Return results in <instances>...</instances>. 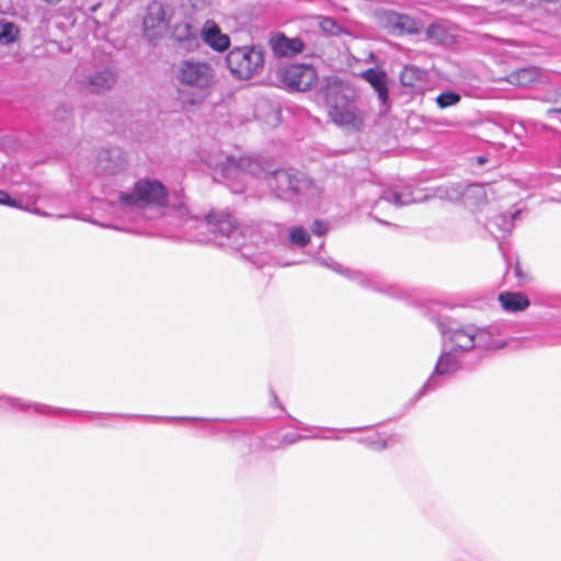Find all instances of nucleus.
Segmentation results:
<instances>
[{
	"label": "nucleus",
	"instance_id": "1",
	"mask_svg": "<svg viewBox=\"0 0 561 561\" xmlns=\"http://www.w3.org/2000/svg\"><path fill=\"white\" fill-rule=\"evenodd\" d=\"M225 61L233 78L249 80L263 71L265 55L259 45H243L229 50Z\"/></svg>",
	"mask_w": 561,
	"mask_h": 561
},
{
	"label": "nucleus",
	"instance_id": "2",
	"mask_svg": "<svg viewBox=\"0 0 561 561\" xmlns=\"http://www.w3.org/2000/svg\"><path fill=\"white\" fill-rule=\"evenodd\" d=\"M329 118L334 123L337 116L356 105L357 93L342 79L328 77L321 89Z\"/></svg>",
	"mask_w": 561,
	"mask_h": 561
},
{
	"label": "nucleus",
	"instance_id": "3",
	"mask_svg": "<svg viewBox=\"0 0 561 561\" xmlns=\"http://www.w3.org/2000/svg\"><path fill=\"white\" fill-rule=\"evenodd\" d=\"M168 199V191L157 180L142 179L136 182L131 193L121 194L119 201L127 206L147 207L164 206Z\"/></svg>",
	"mask_w": 561,
	"mask_h": 561
},
{
	"label": "nucleus",
	"instance_id": "4",
	"mask_svg": "<svg viewBox=\"0 0 561 561\" xmlns=\"http://www.w3.org/2000/svg\"><path fill=\"white\" fill-rule=\"evenodd\" d=\"M215 71L210 64L194 58L184 59L175 69L176 80L197 90L208 89L214 82Z\"/></svg>",
	"mask_w": 561,
	"mask_h": 561
},
{
	"label": "nucleus",
	"instance_id": "5",
	"mask_svg": "<svg viewBox=\"0 0 561 561\" xmlns=\"http://www.w3.org/2000/svg\"><path fill=\"white\" fill-rule=\"evenodd\" d=\"M279 80L290 90L308 91L318 82V73L313 66L291 64L278 71Z\"/></svg>",
	"mask_w": 561,
	"mask_h": 561
},
{
	"label": "nucleus",
	"instance_id": "6",
	"mask_svg": "<svg viewBox=\"0 0 561 561\" xmlns=\"http://www.w3.org/2000/svg\"><path fill=\"white\" fill-rule=\"evenodd\" d=\"M170 20L171 14L161 2H150L142 20L144 35L149 42H157L165 34Z\"/></svg>",
	"mask_w": 561,
	"mask_h": 561
},
{
	"label": "nucleus",
	"instance_id": "7",
	"mask_svg": "<svg viewBox=\"0 0 561 561\" xmlns=\"http://www.w3.org/2000/svg\"><path fill=\"white\" fill-rule=\"evenodd\" d=\"M444 334L447 341L453 344L454 350L467 352L474 347L476 339H482L484 332L473 324H468L457 329H449Z\"/></svg>",
	"mask_w": 561,
	"mask_h": 561
},
{
	"label": "nucleus",
	"instance_id": "8",
	"mask_svg": "<svg viewBox=\"0 0 561 561\" xmlns=\"http://www.w3.org/2000/svg\"><path fill=\"white\" fill-rule=\"evenodd\" d=\"M268 45L277 57H293L304 51L305 43L299 37L289 38L284 33L271 36Z\"/></svg>",
	"mask_w": 561,
	"mask_h": 561
},
{
	"label": "nucleus",
	"instance_id": "9",
	"mask_svg": "<svg viewBox=\"0 0 561 561\" xmlns=\"http://www.w3.org/2000/svg\"><path fill=\"white\" fill-rule=\"evenodd\" d=\"M203 41L216 51H225L230 46V37L222 33L216 22L207 20L202 30Z\"/></svg>",
	"mask_w": 561,
	"mask_h": 561
},
{
	"label": "nucleus",
	"instance_id": "10",
	"mask_svg": "<svg viewBox=\"0 0 561 561\" xmlns=\"http://www.w3.org/2000/svg\"><path fill=\"white\" fill-rule=\"evenodd\" d=\"M386 26L391 33L398 35H402L404 33L417 34L421 31L419 22L413 18L394 12L389 13L386 16Z\"/></svg>",
	"mask_w": 561,
	"mask_h": 561
},
{
	"label": "nucleus",
	"instance_id": "11",
	"mask_svg": "<svg viewBox=\"0 0 561 561\" xmlns=\"http://www.w3.org/2000/svg\"><path fill=\"white\" fill-rule=\"evenodd\" d=\"M366 114L357 105L337 116L333 124L347 133H359L364 129Z\"/></svg>",
	"mask_w": 561,
	"mask_h": 561
},
{
	"label": "nucleus",
	"instance_id": "12",
	"mask_svg": "<svg viewBox=\"0 0 561 561\" xmlns=\"http://www.w3.org/2000/svg\"><path fill=\"white\" fill-rule=\"evenodd\" d=\"M206 221L213 227L214 231L227 237L237 228L234 218L228 211L210 210L206 216Z\"/></svg>",
	"mask_w": 561,
	"mask_h": 561
},
{
	"label": "nucleus",
	"instance_id": "13",
	"mask_svg": "<svg viewBox=\"0 0 561 561\" xmlns=\"http://www.w3.org/2000/svg\"><path fill=\"white\" fill-rule=\"evenodd\" d=\"M171 36L179 43H186L188 46H198L196 27L187 20H182L173 25Z\"/></svg>",
	"mask_w": 561,
	"mask_h": 561
},
{
	"label": "nucleus",
	"instance_id": "14",
	"mask_svg": "<svg viewBox=\"0 0 561 561\" xmlns=\"http://www.w3.org/2000/svg\"><path fill=\"white\" fill-rule=\"evenodd\" d=\"M502 308L507 312H519L526 310L530 301L527 296L518 291H503L499 295Z\"/></svg>",
	"mask_w": 561,
	"mask_h": 561
},
{
	"label": "nucleus",
	"instance_id": "15",
	"mask_svg": "<svg viewBox=\"0 0 561 561\" xmlns=\"http://www.w3.org/2000/svg\"><path fill=\"white\" fill-rule=\"evenodd\" d=\"M363 78H365L371 87L378 93V96L382 103H386L388 100V87H387V75L385 71L377 70L374 68H369L363 72Z\"/></svg>",
	"mask_w": 561,
	"mask_h": 561
},
{
	"label": "nucleus",
	"instance_id": "16",
	"mask_svg": "<svg viewBox=\"0 0 561 561\" xmlns=\"http://www.w3.org/2000/svg\"><path fill=\"white\" fill-rule=\"evenodd\" d=\"M424 80L425 71L413 65L405 66L400 73V81L405 87L415 88Z\"/></svg>",
	"mask_w": 561,
	"mask_h": 561
},
{
	"label": "nucleus",
	"instance_id": "17",
	"mask_svg": "<svg viewBox=\"0 0 561 561\" xmlns=\"http://www.w3.org/2000/svg\"><path fill=\"white\" fill-rule=\"evenodd\" d=\"M115 82V78L112 72L105 70L96 73L89 80L90 92H102L110 89Z\"/></svg>",
	"mask_w": 561,
	"mask_h": 561
},
{
	"label": "nucleus",
	"instance_id": "18",
	"mask_svg": "<svg viewBox=\"0 0 561 561\" xmlns=\"http://www.w3.org/2000/svg\"><path fill=\"white\" fill-rule=\"evenodd\" d=\"M459 369V363L455 356L450 353H444L439 356L436 366L435 374L436 375H450L456 373Z\"/></svg>",
	"mask_w": 561,
	"mask_h": 561
},
{
	"label": "nucleus",
	"instance_id": "19",
	"mask_svg": "<svg viewBox=\"0 0 561 561\" xmlns=\"http://www.w3.org/2000/svg\"><path fill=\"white\" fill-rule=\"evenodd\" d=\"M536 71L530 68H523L516 70L508 76V81L517 85H527L535 81Z\"/></svg>",
	"mask_w": 561,
	"mask_h": 561
},
{
	"label": "nucleus",
	"instance_id": "20",
	"mask_svg": "<svg viewBox=\"0 0 561 561\" xmlns=\"http://www.w3.org/2000/svg\"><path fill=\"white\" fill-rule=\"evenodd\" d=\"M19 28L12 22L0 21V42L10 44L15 41Z\"/></svg>",
	"mask_w": 561,
	"mask_h": 561
},
{
	"label": "nucleus",
	"instance_id": "21",
	"mask_svg": "<svg viewBox=\"0 0 561 561\" xmlns=\"http://www.w3.org/2000/svg\"><path fill=\"white\" fill-rule=\"evenodd\" d=\"M319 27L330 34L340 35L342 33V26L331 16H319Z\"/></svg>",
	"mask_w": 561,
	"mask_h": 561
},
{
	"label": "nucleus",
	"instance_id": "22",
	"mask_svg": "<svg viewBox=\"0 0 561 561\" xmlns=\"http://www.w3.org/2000/svg\"><path fill=\"white\" fill-rule=\"evenodd\" d=\"M289 241L294 244L306 247L310 242V236L302 227H294L289 231Z\"/></svg>",
	"mask_w": 561,
	"mask_h": 561
},
{
	"label": "nucleus",
	"instance_id": "23",
	"mask_svg": "<svg viewBox=\"0 0 561 561\" xmlns=\"http://www.w3.org/2000/svg\"><path fill=\"white\" fill-rule=\"evenodd\" d=\"M460 94L454 91H446L440 93L436 98V103L439 108H446L448 106L456 105L460 102Z\"/></svg>",
	"mask_w": 561,
	"mask_h": 561
},
{
	"label": "nucleus",
	"instance_id": "24",
	"mask_svg": "<svg viewBox=\"0 0 561 561\" xmlns=\"http://www.w3.org/2000/svg\"><path fill=\"white\" fill-rule=\"evenodd\" d=\"M547 102L551 104V107L546 111L547 115L561 114V91L556 92Z\"/></svg>",
	"mask_w": 561,
	"mask_h": 561
},
{
	"label": "nucleus",
	"instance_id": "25",
	"mask_svg": "<svg viewBox=\"0 0 561 561\" xmlns=\"http://www.w3.org/2000/svg\"><path fill=\"white\" fill-rule=\"evenodd\" d=\"M445 34V30L442 25L432 24L426 30V35L431 39L442 41Z\"/></svg>",
	"mask_w": 561,
	"mask_h": 561
},
{
	"label": "nucleus",
	"instance_id": "26",
	"mask_svg": "<svg viewBox=\"0 0 561 561\" xmlns=\"http://www.w3.org/2000/svg\"><path fill=\"white\" fill-rule=\"evenodd\" d=\"M311 231L317 236H323L328 231V225L324 221L317 219L312 224Z\"/></svg>",
	"mask_w": 561,
	"mask_h": 561
},
{
	"label": "nucleus",
	"instance_id": "27",
	"mask_svg": "<svg viewBox=\"0 0 561 561\" xmlns=\"http://www.w3.org/2000/svg\"><path fill=\"white\" fill-rule=\"evenodd\" d=\"M0 205L18 207L16 201L11 198V196L5 191H1V190H0Z\"/></svg>",
	"mask_w": 561,
	"mask_h": 561
},
{
	"label": "nucleus",
	"instance_id": "28",
	"mask_svg": "<svg viewBox=\"0 0 561 561\" xmlns=\"http://www.w3.org/2000/svg\"><path fill=\"white\" fill-rule=\"evenodd\" d=\"M371 447L376 450L385 449L387 448V442L386 439H379L371 443Z\"/></svg>",
	"mask_w": 561,
	"mask_h": 561
},
{
	"label": "nucleus",
	"instance_id": "29",
	"mask_svg": "<svg viewBox=\"0 0 561 561\" xmlns=\"http://www.w3.org/2000/svg\"><path fill=\"white\" fill-rule=\"evenodd\" d=\"M515 275L517 278H524V274L519 263H516L515 265Z\"/></svg>",
	"mask_w": 561,
	"mask_h": 561
},
{
	"label": "nucleus",
	"instance_id": "30",
	"mask_svg": "<svg viewBox=\"0 0 561 561\" xmlns=\"http://www.w3.org/2000/svg\"><path fill=\"white\" fill-rule=\"evenodd\" d=\"M504 345H505V343L501 342V343H497V344H494V345H486V347L488 348L497 350V348H502Z\"/></svg>",
	"mask_w": 561,
	"mask_h": 561
}]
</instances>
